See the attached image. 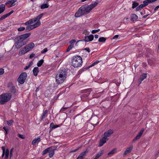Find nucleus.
I'll list each match as a JSON object with an SVG mask.
<instances>
[{"label": "nucleus", "instance_id": "15", "mask_svg": "<svg viewBox=\"0 0 159 159\" xmlns=\"http://www.w3.org/2000/svg\"><path fill=\"white\" fill-rule=\"evenodd\" d=\"M25 48L28 50L29 51L31 50L34 47V44L33 42L30 43L29 44L25 46Z\"/></svg>", "mask_w": 159, "mask_h": 159}, {"label": "nucleus", "instance_id": "20", "mask_svg": "<svg viewBox=\"0 0 159 159\" xmlns=\"http://www.w3.org/2000/svg\"><path fill=\"white\" fill-rule=\"evenodd\" d=\"M60 126V125H54L53 123H51L50 124V128L49 130V132H50L52 131L53 129L56 128Z\"/></svg>", "mask_w": 159, "mask_h": 159}, {"label": "nucleus", "instance_id": "59", "mask_svg": "<svg viewBox=\"0 0 159 159\" xmlns=\"http://www.w3.org/2000/svg\"><path fill=\"white\" fill-rule=\"evenodd\" d=\"M1 148L2 150V152H5V147L4 146H2V147H1Z\"/></svg>", "mask_w": 159, "mask_h": 159}, {"label": "nucleus", "instance_id": "19", "mask_svg": "<svg viewBox=\"0 0 159 159\" xmlns=\"http://www.w3.org/2000/svg\"><path fill=\"white\" fill-rule=\"evenodd\" d=\"M133 148V146H131L129 148H127L123 154V156H125L126 154L129 153L131 152Z\"/></svg>", "mask_w": 159, "mask_h": 159}, {"label": "nucleus", "instance_id": "63", "mask_svg": "<svg viewBox=\"0 0 159 159\" xmlns=\"http://www.w3.org/2000/svg\"><path fill=\"white\" fill-rule=\"evenodd\" d=\"M149 15V14H147L146 15H144V16H143V18H146V17H147L148 16V15Z\"/></svg>", "mask_w": 159, "mask_h": 159}, {"label": "nucleus", "instance_id": "37", "mask_svg": "<svg viewBox=\"0 0 159 159\" xmlns=\"http://www.w3.org/2000/svg\"><path fill=\"white\" fill-rule=\"evenodd\" d=\"M116 149H113L108 153V156H110L111 155L114 154V153L116 152Z\"/></svg>", "mask_w": 159, "mask_h": 159}, {"label": "nucleus", "instance_id": "64", "mask_svg": "<svg viewBox=\"0 0 159 159\" xmlns=\"http://www.w3.org/2000/svg\"><path fill=\"white\" fill-rule=\"evenodd\" d=\"M94 37L96 39H97L98 37V35L97 34H95L94 35Z\"/></svg>", "mask_w": 159, "mask_h": 159}, {"label": "nucleus", "instance_id": "26", "mask_svg": "<svg viewBox=\"0 0 159 159\" xmlns=\"http://www.w3.org/2000/svg\"><path fill=\"white\" fill-rule=\"evenodd\" d=\"M103 154V151L101 150L95 156V158L93 159H97L99 158L100 157L102 156Z\"/></svg>", "mask_w": 159, "mask_h": 159}, {"label": "nucleus", "instance_id": "58", "mask_svg": "<svg viewBox=\"0 0 159 159\" xmlns=\"http://www.w3.org/2000/svg\"><path fill=\"white\" fill-rule=\"evenodd\" d=\"M35 55V54L33 53L31 54L30 56V59L32 58Z\"/></svg>", "mask_w": 159, "mask_h": 159}, {"label": "nucleus", "instance_id": "9", "mask_svg": "<svg viewBox=\"0 0 159 159\" xmlns=\"http://www.w3.org/2000/svg\"><path fill=\"white\" fill-rule=\"evenodd\" d=\"M7 87L10 92L13 94L16 93V89L12 83L11 82L7 84Z\"/></svg>", "mask_w": 159, "mask_h": 159}, {"label": "nucleus", "instance_id": "32", "mask_svg": "<svg viewBox=\"0 0 159 159\" xmlns=\"http://www.w3.org/2000/svg\"><path fill=\"white\" fill-rule=\"evenodd\" d=\"M44 60L43 59H41L37 63V65L38 67H40L43 63Z\"/></svg>", "mask_w": 159, "mask_h": 159}, {"label": "nucleus", "instance_id": "14", "mask_svg": "<svg viewBox=\"0 0 159 159\" xmlns=\"http://www.w3.org/2000/svg\"><path fill=\"white\" fill-rule=\"evenodd\" d=\"M94 38V36L93 34H91L89 36H85L84 39L82 40H84V41L85 42H88L92 41Z\"/></svg>", "mask_w": 159, "mask_h": 159}, {"label": "nucleus", "instance_id": "35", "mask_svg": "<svg viewBox=\"0 0 159 159\" xmlns=\"http://www.w3.org/2000/svg\"><path fill=\"white\" fill-rule=\"evenodd\" d=\"M5 158L7 159L8 158L9 155V150L8 149H6V151H5Z\"/></svg>", "mask_w": 159, "mask_h": 159}, {"label": "nucleus", "instance_id": "51", "mask_svg": "<svg viewBox=\"0 0 159 159\" xmlns=\"http://www.w3.org/2000/svg\"><path fill=\"white\" fill-rule=\"evenodd\" d=\"M80 148H81V147H79L78 148H77L76 149H75L71 151L70 152H76Z\"/></svg>", "mask_w": 159, "mask_h": 159}, {"label": "nucleus", "instance_id": "18", "mask_svg": "<svg viewBox=\"0 0 159 159\" xmlns=\"http://www.w3.org/2000/svg\"><path fill=\"white\" fill-rule=\"evenodd\" d=\"M147 74L146 73H143L140 76L139 79V84H140L142 81L146 78L147 77Z\"/></svg>", "mask_w": 159, "mask_h": 159}, {"label": "nucleus", "instance_id": "36", "mask_svg": "<svg viewBox=\"0 0 159 159\" xmlns=\"http://www.w3.org/2000/svg\"><path fill=\"white\" fill-rule=\"evenodd\" d=\"M148 62L149 65L151 66H152L154 65V62L151 59H148Z\"/></svg>", "mask_w": 159, "mask_h": 159}, {"label": "nucleus", "instance_id": "10", "mask_svg": "<svg viewBox=\"0 0 159 159\" xmlns=\"http://www.w3.org/2000/svg\"><path fill=\"white\" fill-rule=\"evenodd\" d=\"M67 71L65 69H61L58 71L57 74H58V75H60L63 77L65 79H66L67 76Z\"/></svg>", "mask_w": 159, "mask_h": 159}, {"label": "nucleus", "instance_id": "31", "mask_svg": "<svg viewBox=\"0 0 159 159\" xmlns=\"http://www.w3.org/2000/svg\"><path fill=\"white\" fill-rule=\"evenodd\" d=\"M3 129L5 131V135H7L8 133V131L9 130V128L7 127L4 126L3 127Z\"/></svg>", "mask_w": 159, "mask_h": 159}, {"label": "nucleus", "instance_id": "5", "mask_svg": "<svg viewBox=\"0 0 159 159\" xmlns=\"http://www.w3.org/2000/svg\"><path fill=\"white\" fill-rule=\"evenodd\" d=\"M98 2L97 0L94 3H92L89 5L85 4L80 7L78 10H92L98 4Z\"/></svg>", "mask_w": 159, "mask_h": 159}, {"label": "nucleus", "instance_id": "2", "mask_svg": "<svg viewBox=\"0 0 159 159\" xmlns=\"http://www.w3.org/2000/svg\"><path fill=\"white\" fill-rule=\"evenodd\" d=\"M83 62L82 59L79 56H75L72 58V65L75 67H77L81 66Z\"/></svg>", "mask_w": 159, "mask_h": 159}, {"label": "nucleus", "instance_id": "8", "mask_svg": "<svg viewBox=\"0 0 159 159\" xmlns=\"http://www.w3.org/2000/svg\"><path fill=\"white\" fill-rule=\"evenodd\" d=\"M90 11H77L75 14V17H79L83 15H84L88 14Z\"/></svg>", "mask_w": 159, "mask_h": 159}, {"label": "nucleus", "instance_id": "38", "mask_svg": "<svg viewBox=\"0 0 159 159\" xmlns=\"http://www.w3.org/2000/svg\"><path fill=\"white\" fill-rule=\"evenodd\" d=\"M145 7V6L144 4H141L137 7L136 10H141L143 7Z\"/></svg>", "mask_w": 159, "mask_h": 159}, {"label": "nucleus", "instance_id": "54", "mask_svg": "<svg viewBox=\"0 0 159 159\" xmlns=\"http://www.w3.org/2000/svg\"><path fill=\"white\" fill-rule=\"evenodd\" d=\"M84 50L88 52H89L90 51V49L89 48H86L84 49Z\"/></svg>", "mask_w": 159, "mask_h": 159}, {"label": "nucleus", "instance_id": "52", "mask_svg": "<svg viewBox=\"0 0 159 159\" xmlns=\"http://www.w3.org/2000/svg\"><path fill=\"white\" fill-rule=\"evenodd\" d=\"M68 107H63L61 109L60 111H63L65 110H66L67 109Z\"/></svg>", "mask_w": 159, "mask_h": 159}, {"label": "nucleus", "instance_id": "42", "mask_svg": "<svg viewBox=\"0 0 159 159\" xmlns=\"http://www.w3.org/2000/svg\"><path fill=\"white\" fill-rule=\"evenodd\" d=\"M13 122V121L12 120H11L8 121H7V123L8 125L10 126L12 124Z\"/></svg>", "mask_w": 159, "mask_h": 159}, {"label": "nucleus", "instance_id": "44", "mask_svg": "<svg viewBox=\"0 0 159 159\" xmlns=\"http://www.w3.org/2000/svg\"><path fill=\"white\" fill-rule=\"evenodd\" d=\"M5 6L4 4H1L0 5V10H5Z\"/></svg>", "mask_w": 159, "mask_h": 159}, {"label": "nucleus", "instance_id": "60", "mask_svg": "<svg viewBox=\"0 0 159 159\" xmlns=\"http://www.w3.org/2000/svg\"><path fill=\"white\" fill-rule=\"evenodd\" d=\"M84 41V40H78L76 43V44H75V45L76 46H78V44H77V43L79 42H83Z\"/></svg>", "mask_w": 159, "mask_h": 159}, {"label": "nucleus", "instance_id": "22", "mask_svg": "<svg viewBox=\"0 0 159 159\" xmlns=\"http://www.w3.org/2000/svg\"><path fill=\"white\" fill-rule=\"evenodd\" d=\"M138 19V17L136 14H132L130 16V20L132 21H136Z\"/></svg>", "mask_w": 159, "mask_h": 159}, {"label": "nucleus", "instance_id": "47", "mask_svg": "<svg viewBox=\"0 0 159 159\" xmlns=\"http://www.w3.org/2000/svg\"><path fill=\"white\" fill-rule=\"evenodd\" d=\"M100 30L99 29H98L96 30H93L92 31V33L93 34H94L99 31Z\"/></svg>", "mask_w": 159, "mask_h": 159}, {"label": "nucleus", "instance_id": "41", "mask_svg": "<svg viewBox=\"0 0 159 159\" xmlns=\"http://www.w3.org/2000/svg\"><path fill=\"white\" fill-rule=\"evenodd\" d=\"M74 47L73 45V44H70V45L69 46L68 48H67L66 52H68L70 50H71Z\"/></svg>", "mask_w": 159, "mask_h": 159}, {"label": "nucleus", "instance_id": "43", "mask_svg": "<svg viewBox=\"0 0 159 159\" xmlns=\"http://www.w3.org/2000/svg\"><path fill=\"white\" fill-rule=\"evenodd\" d=\"M13 148H12L10 151V159H11V158L13 156Z\"/></svg>", "mask_w": 159, "mask_h": 159}, {"label": "nucleus", "instance_id": "50", "mask_svg": "<svg viewBox=\"0 0 159 159\" xmlns=\"http://www.w3.org/2000/svg\"><path fill=\"white\" fill-rule=\"evenodd\" d=\"M4 73V69L2 68H0V75H2Z\"/></svg>", "mask_w": 159, "mask_h": 159}, {"label": "nucleus", "instance_id": "53", "mask_svg": "<svg viewBox=\"0 0 159 159\" xmlns=\"http://www.w3.org/2000/svg\"><path fill=\"white\" fill-rule=\"evenodd\" d=\"M149 7L151 9H153L155 8V6L154 5H150L149 6Z\"/></svg>", "mask_w": 159, "mask_h": 159}, {"label": "nucleus", "instance_id": "61", "mask_svg": "<svg viewBox=\"0 0 159 159\" xmlns=\"http://www.w3.org/2000/svg\"><path fill=\"white\" fill-rule=\"evenodd\" d=\"M39 86L36 88V89L35 90V92H38L39 90Z\"/></svg>", "mask_w": 159, "mask_h": 159}, {"label": "nucleus", "instance_id": "45", "mask_svg": "<svg viewBox=\"0 0 159 159\" xmlns=\"http://www.w3.org/2000/svg\"><path fill=\"white\" fill-rule=\"evenodd\" d=\"M140 137L139 136L137 135L136 137L134 138V139L133 140V142H135V141H137L138 139L140 138Z\"/></svg>", "mask_w": 159, "mask_h": 159}, {"label": "nucleus", "instance_id": "48", "mask_svg": "<svg viewBox=\"0 0 159 159\" xmlns=\"http://www.w3.org/2000/svg\"><path fill=\"white\" fill-rule=\"evenodd\" d=\"M18 137H19L21 139H24L25 138V137L23 135H22V134H18Z\"/></svg>", "mask_w": 159, "mask_h": 159}, {"label": "nucleus", "instance_id": "34", "mask_svg": "<svg viewBox=\"0 0 159 159\" xmlns=\"http://www.w3.org/2000/svg\"><path fill=\"white\" fill-rule=\"evenodd\" d=\"M33 61H31L29 65L28 66H26L24 68V70H27L33 64Z\"/></svg>", "mask_w": 159, "mask_h": 159}, {"label": "nucleus", "instance_id": "1", "mask_svg": "<svg viewBox=\"0 0 159 159\" xmlns=\"http://www.w3.org/2000/svg\"><path fill=\"white\" fill-rule=\"evenodd\" d=\"M30 33H28L19 36L14 39L15 42V45L17 49H19L25 45L29 41L27 39L31 35Z\"/></svg>", "mask_w": 159, "mask_h": 159}, {"label": "nucleus", "instance_id": "40", "mask_svg": "<svg viewBox=\"0 0 159 159\" xmlns=\"http://www.w3.org/2000/svg\"><path fill=\"white\" fill-rule=\"evenodd\" d=\"M144 131V129L143 128L139 132V134L137 135L139 136L140 137H141L142 135L143 131Z\"/></svg>", "mask_w": 159, "mask_h": 159}, {"label": "nucleus", "instance_id": "62", "mask_svg": "<svg viewBox=\"0 0 159 159\" xmlns=\"http://www.w3.org/2000/svg\"><path fill=\"white\" fill-rule=\"evenodd\" d=\"M159 8V5L156 6V7H155L154 10H157Z\"/></svg>", "mask_w": 159, "mask_h": 159}, {"label": "nucleus", "instance_id": "13", "mask_svg": "<svg viewBox=\"0 0 159 159\" xmlns=\"http://www.w3.org/2000/svg\"><path fill=\"white\" fill-rule=\"evenodd\" d=\"M56 79L58 84H61L63 83L66 79L57 74L56 76Z\"/></svg>", "mask_w": 159, "mask_h": 159}, {"label": "nucleus", "instance_id": "16", "mask_svg": "<svg viewBox=\"0 0 159 159\" xmlns=\"http://www.w3.org/2000/svg\"><path fill=\"white\" fill-rule=\"evenodd\" d=\"M25 48V46L24 48H22L20 49V50L19 52V55L21 56L29 52L28 50Z\"/></svg>", "mask_w": 159, "mask_h": 159}, {"label": "nucleus", "instance_id": "21", "mask_svg": "<svg viewBox=\"0 0 159 159\" xmlns=\"http://www.w3.org/2000/svg\"><path fill=\"white\" fill-rule=\"evenodd\" d=\"M14 12V11H11L8 14L4 15H3L2 17H1V19L2 20L3 19H5L7 17L10 16Z\"/></svg>", "mask_w": 159, "mask_h": 159}, {"label": "nucleus", "instance_id": "28", "mask_svg": "<svg viewBox=\"0 0 159 159\" xmlns=\"http://www.w3.org/2000/svg\"><path fill=\"white\" fill-rule=\"evenodd\" d=\"M52 148V147H51L47 148L46 149L43 151L42 152V155H44L46 154L47 152H48L50 150V149Z\"/></svg>", "mask_w": 159, "mask_h": 159}, {"label": "nucleus", "instance_id": "56", "mask_svg": "<svg viewBox=\"0 0 159 159\" xmlns=\"http://www.w3.org/2000/svg\"><path fill=\"white\" fill-rule=\"evenodd\" d=\"M99 62V61H96L92 64V65L94 66L95 65L97 64Z\"/></svg>", "mask_w": 159, "mask_h": 159}, {"label": "nucleus", "instance_id": "55", "mask_svg": "<svg viewBox=\"0 0 159 159\" xmlns=\"http://www.w3.org/2000/svg\"><path fill=\"white\" fill-rule=\"evenodd\" d=\"M75 42L76 40L75 39H72L70 41V43L71 44H72V43H75Z\"/></svg>", "mask_w": 159, "mask_h": 159}, {"label": "nucleus", "instance_id": "29", "mask_svg": "<svg viewBox=\"0 0 159 159\" xmlns=\"http://www.w3.org/2000/svg\"><path fill=\"white\" fill-rule=\"evenodd\" d=\"M48 110H46L43 113V115L42 116V118L41 119V120H43L44 118L47 116V114H48Z\"/></svg>", "mask_w": 159, "mask_h": 159}, {"label": "nucleus", "instance_id": "17", "mask_svg": "<svg viewBox=\"0 0 159 159\" xmlns=\"http://www.w3.org/2000/svg\"><path fill=\"white\" fill-rule=\"evenodd\" d=\"M108 139H107L105 138H104L103 136V138L101 139L99 142V146L101 147L102 146L104 143H106L107 140Z\"/></svg>", "mask_w": 159, "mask_h": 159}, {"label": "nucleus", "instance_id": "39", "mask_svg": "<svg viewBox=\"0 0 159 159\" xmlns=\"http://www.w3.org/2000/svg\"><path fill=\"white\" fill-rule=\"evenodd\" d=\"M139 5V3L138 2H134L133 3L132 5V8L133 9L134 8H135L137 7Z\"/></svg>", "mask_w": 159, "mask_h": 159}, {"label": "nucleus", "instance_id": "25", "mask_svg": "<svg viewBox=\"0 0 159 159\" xmlns=\"http://www.w3.org/2000/svg\"><path fill=\"white\" fill-rule=\"evenodd\" d=\"M41 140V139L40 138L38 137L37 138H35L33 140L32 142V144L34 145L36 143H38Z\"/></svg>", "mask_w": 159, "mask_h": 159}, {"label": "nucleus", "instance_id": "24", "mask_svg": "<svg viewBox=\"0 0 159 159\" xmlns=\"http://www.w3.org/2000/svg\"><path fill=\"white\" fill-rule=\"evenodd\" d=\"M54 150H55V149H52V148L50 149V151L48 152L49 157L51 158L53 156L54 154Z\"/></svg>", "mask_w": 159, "mask_h": 159}, {"label": "nucleus", "instance_id": "57", "mask_svg": "<svg viewBox=\"0 0 159 159\" xmlns=\"http://www.w3.org/2000/svg\"><path fill=\"white\" fill-rule=\"evenodd\" d=\"M119 37V35H115L113 38L112 39H117Z\"/></svg>", "mask_w": 159, "mask_h": 159}, {"label": "nucleus", "instance_id": "4", "mask_svg": "<svg viewBox=\"0 0 159 159\" xmlns=\"http://www.w3.org/2000/svg\"><path fill=\"white\" fill-rule=\"evenodd\" d=\"M45 15V13H42L38 16L35 17L34 18L31 19H30L28 21H26L24 23V24L26 25H28L36 23L39 21H40V20L41 19L43 16Z\"/></svg>", "mask_w": 159, "mask_h": 159}, {"label": "nucleus", "instance_id": "23", "mask_svg": "<svg viewBox=\"0 0 159 159\" xmlns=\"http://www.w3.org/2000/svg\"><path fill=\"white\" fill-rule=\"evenodd\" d=\"M39 72V69L38 67H36L34 68L33 72L34 75L36 76L38 75V73Z\"/></svg>", "mask_w": 159, "mask_h": 159}, {"label": "nucleus", "instance_id": "3", "mask_svg": "<svg viewBox=\"0 0 159 159\" xmlns=\"http://www.w3.org/2000/svg\"><path fill=\"white\" fill-rule=\"evenodd\" d=\"M11 96L12 95L10 93H2L0 95V105H3L9 101Z\"/></svg>", "mask_w": 159, "mask_h": 159}, {"label": "nucleus", "instance_id": "27", "mask_svg": "<svg viewBox=\"0 0 159 159\" xmlns=\"http://www.w3.org/2000/svg\"><path fill=\"white\" fill-rule=\"evenodd\" d=\"M85 91H86V92H85V93H86L87 92H88V93L86 94H83L82 95V97H83V98H87L89 95L90 94V90L89 89H86Z\"/></svg>", "mask_w": 159, "mask_h": 159}, {"label": "nucleus", "instance_id": "6", "mask_svg": "<svg viewBox=\"0 0 159 159\" xmlns=\"http://www.w3.org/2000/svg\"><path fill=\"white\" fill-rule=\"evenodd\" d=\"M27 76V75L26 72L21 73L17 79L18 82L21 84H23L25 82Z\"/></svg>", "mask_w": 159, "mask_h": 159}, {"label": "nucleus", "instance_id": "33", "mask_svg": "<svg viewBox=\"0 0 159 159\" xmlns=\"http://www.w3.org/2000/svg\"><path fill=\"white\" fill-rule=\"evenodd\" d=\"M48 7L49 5L48 4L45 3L41 5V9H44L45 8H47Z\"/></svg>", "mask_w": 159, "mask_h": 159}, {"label": "nucleus", "instance_id": "11", "mask_svg": "<svg viewBox=\"0 0 159 159\" xmlns=\"http://www.w3.org/2000/svg\"><path fill=\"white\" fill-rule=\"evenodd\" d=\"M114 132V130L112 129H109L106 132L104 133L103 136L104 137V138H105L107 139V138L110 137Z\"/></svg>", "mask_w": 159, "mask_h": 159}, {"label": "nucleus", "instance_id": "12", "mask_svg": "<svg viewBox=\"0 0 159 159\" xmlns=\"http://www.w3.org/2000/svg\"><path fill=\"white\" fill-rule=\"evenodd\" d=\"M17 0H11L5 3V5L8 7H10L15 6L16 4L15 2H16Z\"/></svg>", "mask_w": 159, "mask_h": 159}, {"label": "nucleus", "instance_id": "30", "mask_svg": "<svg viewBox=\"0 0 159 159\" xmlns=\"http://www.w3.org/2000/svg\"><path fill=\"white\" fill-rule=\"evenodd\" d=\"M107 39V38L104 37L100 38L98 39V42H100L104 43Z\"/></svg>", "mask_w": 159, "mask_h": 159}, {"label": "nucleus", "instance_id": "7", "mask_svg": "<svg viewBox=\"0 0 159 159\" xmlns=\"http://www.w3.org/2000/svg\"><path fill=\"white\" fill-rule=\"evenodd\" d=\"M40 24V21H39L32 25H30L27 26L25 30V31L26 32L32 30L39 27Z\"/></svg>", "mask_w": 159, "mask_h": 159}, {"label": "nucleus", "instance_id": "46", "mask_svg": "<svg viewBox=\"0 0 159 159\" xmlns=\"http://www.w3.org/2000/svg\"><path fill=\"white\" fill-rule=\"evenodd\" d=\"M25 29V28L24 27H20L18 28V30L19 31H23Z\"/></svg>", "mask_w": 159, "mask_h": 159}, {"label": "nucleus", "instance_id": "49", "mask_svg": "<svg viewBox=\"0 0 159 159\" xmlns=\"http://www.w3.org/2000/svg\"><path fill=\"white\" fill-rule=\"evenodd\" d=\"M47 51V48H45L41 51V53H44L46 52Z\"/></svg>", "mask_w": 159, "mask_h": 159}]
</instances>
